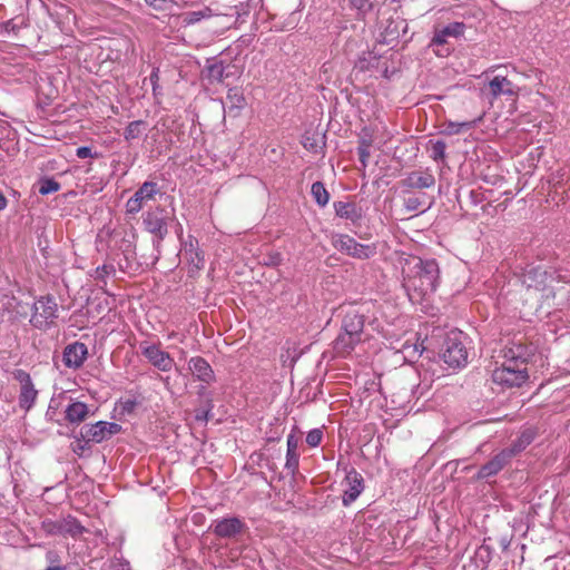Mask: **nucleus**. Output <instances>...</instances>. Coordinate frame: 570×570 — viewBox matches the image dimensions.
Wrapping results in <instances>:
<instances>
[{
    "label": "nucleus",
    "instance_id": "obj_5",
    "mask_svg": "<svg viewBox=\"0 0 570 570\" xmlns=\"http://www.w3.org/2000/svg\"><path fill=\"white\" fill-rule=\"evenodd\" d=\"M171 217L163 207H156L144 215L142 224L145 229L155 236L154 245L159 246L168 234V222Z\"/></svg>",
    "mask_w": 570,
    "mask_h": 570
},
{
    "label": "nucleus",
    "instance_id": "obj_52",
    "mask_svg": "<svg viewBox=\"0 0 570 570\" xmlns=\"http://www.w3.org/2000/svg\"><path fill=\"white\" fill-rule=\"evenodd\" d=\"M47 559L50 561V562H56L58 560V556L57 553L52 552V551H49L47 553Z\"/></svg>",
    "mask_w": 570,
    "mask_h": 570
},
{
    "label": "nucleus",
    "instance_id": "obj_31",
    "mask_svg": "<svg viewBox=\"0 0 570 570\" xmlns=\"http://www.w3.org/2000/svg\"><path fill=\"white\" fill-rule=\"evenodd\" d=\"M147 129V122L144 120L130 121L124 131V138L126 141H131L139 138L142 132Z\"/></svg>",
    "mask_w": 570,
    "mask_h": 570
},
{
    "label": "nucleus",
    "instance_id": "obj_22",
    "mask_svg": "<svg viewBox=\"0 0 570 570\" xmlns=\"http://www.w3.org/2000/svg\"><path fill=\"white\" fill-rule=\"evenodd\" d=\"M184 256L195 271L204 268L205 259L198 249V240L191 236L184 244Z\"/></svg>",
    "mask_w": 570,
    "mask_h": 570
},
{
    "label": "nucleus",
    "instance_id": "obj_26",
    "mask_svg": "<svg viewBox=\"0 0 570 570\" xmlns=\"http://www.w3.org/2000/svg\"><path fill=\"white\" fill-rule=\"evenodd\" d=\"M206 73L207 78L210 81L222 82L225 78V67L223 61L212 58L207 60L206 63Z\"/></svg>",
    "mask_w": 570,
    "mask_h": 570
},
{
    "label": "nucleus",
    "instance_id": "obj_15",
    "mask_svg": "<svg viewBox=\"0 0 570 570\" xmlns=\"http://www.w3.org/2000/svg\"><path fill=\"white\" fill-rule=\"evenodd\" d=\"M88 355V348L85 343L75 342L63 350L62 361L69 368H79L82 366Z\"/></svg>",
    "mask_w": 570,
    "mask_h": 570
},
{
    "label": "nucleus",
    "instance_id": "obj_44",
    "mask_svg": "<svg viewBox=\"0 0 570 570\" xmlns=\"http://www.w3.org/2000/svg\"><path fill=\"white\" fill-rule=\"evenodd\" d=\"M13 375L14 379L20 382L21 386L32 382L30 375L23 370H17Z\"/></svg>",
    "mask_w": 570,
    "mask_h": 570
},
{
    "label": "nucleus",
    "instance_id": "obj_41",
    "mask_svg": "<svg viewBox=\"0 0 570 570\" xmlns=\"http://www.w3.org/2000/svg\"><path fill=\"white\" fill-rule=\"evenodd\" d=\"M144 203L139 200L135 194L126 203V212L128 214H137L141 210Z\"/></svg>",
    "mask_w": 570,
    "mask_h": 570
},
{
    "label": "nucleus",
    "instance_id": "obj_27",
    "mask_svg": "<svg viewBox=\"0 0 570 570\" xmlns=\"http://www.w3.org/2000/svg\"><path fill=\"white\" fill-rule=\"evenodd\" d=\"M432 202H428L426 195L420 194H410L409 196L404 197V206L410 212L421 210L424 212L425 209L430 208Z\"/></svg>",
    "mask_w": 570,
    "mask_h": 570
},
{
    "label": "nucleus",
    "instance_id": "obj_28",
    "mask_svg": "<svg viewBox=\"0 0 570 570\" xmlns=\"http://www.w3.org/2000/svg\"><path fill=\"white\" fill-rule=\"evenodd\" d=\"M225 104L229 111L243 109L246 105L243 91L237 87L230 88L227 92Z\"/></svg>",
    "mask_w": 570,
    "mask_h": 570
},
{
    "label": "nucleus",
    "instance_id": "obj_34",
    "mask_svg": "<svg viewBox=\"0 0 570 570\" xmlns=\"http://www.w3.org/2000/svg\"><path fill=\"white\" fill-rule=\"evenodd\" d=\"M38 185V191L43 196L56 193L61 188V185L57 180L47 177L39 179Z\"/></svg>",
    "mask_w": 570,
    "mask_h": 570
},
{
    "label": "nucleus",
    "instance_id": "obj_33",
    "mask_svg": "<svg viewBox=\"0 0 570 570\" xmlns=\"http://www.w3.org/2000/svg\"><path fill=\"white\" fill-rule=\"evenodd\" d=\"M159 191L155 181H145L136 191L135 196L142 203L150 200Z\"/></svg>",
    "mask_w": 570,
    "mask_h": 570
},
{
    "label": "nucleus",
    "instance_id": "obj_50",
    "mask_svg": "<svg viewBox=\"0 0 570 570\" xmlns=\"http://www.w3.org/2000/svg\"><path fill=\"white\" fill-rule=\"evenodd\" d=\"M8 200L6 196L0 191V212L7 207Z\"/></svg>",
    "mask_w": 570,
    "mask_h": 570
},
{
    "label": "nucleus",
    "instance_id": "obj_42",
    "mask_svg": "<svg viewBox=\"0 0 570 570\" xmlns=\"http://www.w3.org/2000/svg\"><path fill=\"white\" fill-rule=\"evenodd\" d=\"M76 155L78 158H81V159L98 157V154L92 153V149L88 146L78 147L76 150Z\"/></svg>",
    "mask_w": 570,
    "mask_h": 570
},
{
    "label": "nucleus",
    "instance_id": "obj_10",
    "mask_svg": "<svg viewBox=\"0 0 570 570\" xmlns=\"http://www.w3.org/2000/svg\"><path fill=\"white\" fill-rule=\"evenodd\" d=\"M121 425L115 422L98 421L80 429V435L92 443H101L120 433Z\"/></svg>",
    "mask_w": 570,
    "mask_h": 570
},
{
    "label": "nucleus",
    "instance_id": "obj_7",
    "mask_svg": "<svg viewBox=\"0 0 570 570\" xmlns=\"http://www.w3.org/2000/svg\"><path fill=\"white\" fill-rule=\"evenodd\" d=\"M444 362L453 368L464 366L468 361V351L462 341V333H451L444 341L442 351Z\"/></svg>",
    "mask_w": 570,
    "mask_h": 570
},
{
    "label": "nucleus",
    "instance_id": "obj_8",
    "mask_svg": "<svg viewBox=\"0 0 570 570\" xmlns=\"http://www.w3.org/2000/svg\"><path fill=\"white\" fill-rule=\"evenodd\" d=\"M548 273L541 267H531L522 274V284L528 291L533 289L538 299L554 297V292L547 285Z\"/></svg>",
    "mask_w": 570,
    "mask_h": 570
},
{
    "label": "nucleus",
    "instance_id": "obj_53",
    "mask_svg": "<svg viewBox=\"0 0 570 570\" xmlns=\"http://www.w3.org/2000/svg\"><path fill=\"white\" fill-rule=\"evenodd\" d=\"M309 139L306 138V141L304 142V147L307 148V149H311L314 147V144H312V141H308Z\"/></svg>",
    "mask_w": 570,
    "mask_h": 570
},
{
    "label": "nucleus",
    "instance_id": "obj_40",
    "mask_svg": "<svg viewBox=\"0 0 570 570\" xmlns=\"http://www.w3.org/2000/svg\"><path fill=\"white\" fill-rule=\"evenodd\" d=\"M323 439V432L320 429L311 430L306 435V443L312 446H318Z\"/></svg>",
    "mask_w": 570,
    "mask_h": 570
},
{
    "label": "nucleus",
    "instance_id": "obj_17",
    "mask_svg": "<svg viewBox=\"0 0 570 570\" xmlns=\"http://www.w3.org/2000/svg\"><path fill=\"white\" fill-rule=\"evenodd\" d=\"M533 355V348L521 343L512 342L503 350V357L508 362H513L522 366H527L528 361Z\"/></svg>",
    "mask_w": 570,
    "mask_h": 570
},
{
    "label": "nucleus",
    "instance_id": "obj_16",
    "mask_svg": "<svg viewBox=\"0 0 570 570\" xmlns=\"http://www.w3.org/2000/svg\"><path fill=\"white\" fill-rule=\"evenodd\" d=\"M333 208L337 217L350 220L353 225H360L364 217L363 208L355 202H334Z\"/></svg>",
    "mask_w": 570,
    "mask_h": 570
},
{
    "label": "nucleus",
    "instance_id": "obj_19",
    "mask_svg": "<svg viewBox=\"0 0 570 570\" xmlns=\"http://www.w3.org/2000/svg\"><path fill=\"white\" fill-rule=\"evenodd\" d=\"M188 368L195 379L203 383L210 384L215 380L214 371L204 357H191L188 362Z\"/></svg>",
    "mask_w": 570,
    "mask_h": 570
},
{
    "label": "nucleus",
    "instance_id": "obj_2",
    "mask_svg": "<svg viewBox=\"0 0 570 570\" xmlns=\"http://www.w3.org/2000/svg\"><path fill=\"white\" fill-rule=\"evenodd\" d=\"M32 315L30 323L36 328H47L55 323L58 318V304L56 298L50 295L39 297L32 307Z\"/></svg>",
    "mask_w": 570,
    "mask_h": 570
},
{
    "label": "nucleus",
    "instance_id": "obj_29",
    "mask_svg": "<svg viewBox=\"0 0 570 570\" xmlns=\"http://www.w3.org/2000/svg\"><path fill=\"white\" fill-rule=\"evenodd\" d=\"M37 394L38 392L35 389L32 382L21 386L19 394L20 407L29 410L33 405Z\"/></svg>",
    "mask_w": 570,
    "mask_h": 570
},
{
    "label": "nucleus",
    "instance_id": "obj_45",
    "mask_svg": "<svg viewBox=\"0 0 570 570\" xmlns=\"http://www.w3.org/2000/svg\"><path fill=\"white\" fill-rule=\"evenodd\" d=\"M149 81L151 83L153 91L156 95L157 89H158V81H159V69L158 68L153 69L151 73L149 76Z\"/></svg>",
    "mask_w": 570,
    "mask_h": 570
},
{
    "label": "nucleus",
    "instance_id": "obj_32",
    "mask_svg": "<svg viewBox=\"0 0 570 570\" xmlns=\"http://www.w3.org/2000/svg\"><path fill=\"white\" fill-rule=\"evenodd\" d=\"M311 194L318 206L325 207L328 204L330 194L322 181L313 183Z\"/></svg>",
    "mask_w": 570,
    "mask_h": 570
},
{
    "label": "nucleus",
    "instance_id": "obj_3",
    "mask_svg": "<svg viewBox=\"0 0 570 570\" xmlns=\"http://www.w3.org/2000/svg\"><path fill=\"white\" fill-rule=\"evenodd\" d=\"M529 379L527 366L517 363H511L504 360L501 367H498L492 373L494 383L507 387H519Z\"/></svg>",
    "mask_w": 570,
    "mask_h": 570
},
{
    "label": "nucleus",
    "instance_id": "obj_23",
    "mask_svg": "<svg viewBox=\"0 0 570 570\" xmlns=\"http://www.w3.org/2000/svg\"><path fill=\"white\" fill-rule=\"evenodd\" d=\"M89 415V407L86 403L75 401L70 403L65 410V419L70 424L79 425L85 422Z\"/></svg>",
    "mask_w": 570,
    "mask_h": 570
},
{
    "label": "nucleus",
    "instance_id": "obj_39",
    "mask_svg": "<svg viewBox=\"0 0 570 570\" xmlns=\"http://www.w3.org/2000/svg\"><path fill=\"white\" fill-rule=\"evenodd\" d=\"M352 8L356 9L360 14L365 16L371 9L370 0H348Z\"/></svg>",
    "mask_w": 570,
    "mask_h": 570
},
{
    "label": "nucleus",
    "instance_id": "obj_30",
    "mask_svg": "<svg viewBox=\"0 0 570 570\" xmlns=\"http://www.w3.org/2000/svg\"><path fill=\"white\" fill-rule=\"evenodd\" d=\"M212 16V10L209 8H204L198 11H187L180 14V20L184 26H191L205 18H209Z\"/></svg>",
    "mask_w": 570,
    "mask_h": 570
},
{
    "label": "nucleus",
    "instance_id": "obj_20",
    "mask_svg": "<svg viewBox=\"0 0 570 570\" xmlns=\"http://www.w3.org/2000/svg\"><path fill=\"white\" fill-rule=\"evenodd\" d=\"M299 439L294 432L287 435V451L285 469L294 476L298 471L299 454L297 452Z\"/></svg>",
    "mask_w": 570,
    "mask_h": 570
},
{
    "label": "nucleus",
    "instance_id": "obj_25",
    "mask_svg": "<svg viewBox=\"0 0 570 570\" xmlns=\"http://www.w3.org/2000/svg\"><path fill=\"white\" fill-rule=\"evenodd\" d=\"M490 94L493 98H498L501 95L515 96L517 91L513 83L505 77L495 76L489 82Z\"/></svg>",
    "mask_w": 570,
    "mask_h": 570
},
{
    "label": "nucleus",
    "instance_id": "obj_13",
    "mask_svg": "<svg viewBox=\"0 0 570 570\" xmlns=\"http://www.w3.org/2000/svg\"><path fill=\"white\" fill-rule=\"evenodd\" d=\"M512 458L513 450H502L480 468L476 474V480H484L497 475L512 460Z\"/></svg>",
    "mask_w": 570,
    "mask_h": 570
},
{
    "label": "nucleus",
    "instance_id": "obj_37",
    "mask_svg": "<svg viewBox=\"0 0 570 570\" xmlns=\"http://www.w3.org/2000/svg\"><path fill=\"white\" fill-rule=\"evenodd\" d=\"M73 438L75 441L71 443V449L77 455L81 456L87 450L90 449V443L92 442L87 441L83 436L80 435V433Z\"/></svg>",
    "mask_w": 570,
    "mask_h": 570
},
{
    "label": "nucleus",
    "instance_id": "obj_36",
    "mask_svg": "<svg viewBox=\"0 0 570 570\" xmlns=\"http://www.w3.org/2000/svg\"><path fill=\"white\" fill-rule=\"evenodd\" d=\"M481 120V117L470 121L463 122H452L450 121L446 126V130L450 135L460 134L463 129H472L476 126V124Z\"/></svg>",
    "mask_w": 570,
    "mask_h": 570
},
{
    "label": "nucleus",
    "instance_id": "obj_11",
    "mask_svg": "<svg viewBox=\"0 0 570 570\" xmlns=\"http://www.w3.org/2000/svg\"><path fill=\"white\" fill-rule=\"evenodd\" d=\"M141 354L148 360V362L163 372H168L173 368L174 360L169 353L160 350L156 344H148L141 342L139 345Z\"/></svg>",
    "mask_w": 570,
    "mask_h": 570
},
{
    "label": "nucleus",
    "instance_id": "obj_51",
    "mask_svg": "<svg viewBox=\"0 0 570 570\" xmlns=\"http://www.w3.org/2000/svg\"><path fill=\"white\" fill-rule=\"evenodd\" d=\"M372 141L367 139H361L358 147H366V149H371Z\"/></svg>",
    "mask_w": 570,
    "mask_h": 570
},
{
    "label": "nucleus",
    "instance_id": "obj_1",
    "mask_svg": "<svg viewBox=\"0 0 570 570\" xmlns=\"http://www.w3.org/2000/svg\"><path fill=\"white\" fill-rule=\"evenodd\" d=\"M403 287L412 303L430 297L440 284V267L435 259L409 257L402 264Z\"/></svg>",
    "mask_w": 570,
    "mask_h": 570
},
{
    "label": "nucleus",
    "instance_id": "obj_35",
    "mask_svg": "<svg viewBox=\"0 0 570 570\" xmlns=\"http://www.w3.org/2000/svg\"><path fill=\"white\" fill-rule=\"evenodd\" d=\"M400 37L399 24L390 22L389 26L381 33L380 42L390 45Z\"/></svg>",
    "mask_w": 570,
    "mask_h": 570
},
{
    "label": "nucleus",
    "instance_id": "obj_43",
    "mask_svg": "<svg viewBox=\"0 0 570 570\" xmlns=\"http://www.w3.org/2000/svg\"><path fill=\"white\" fill-rule=\"evenodd\" d=\"M357 154L360 163L363 167L367 166V161L371 157V149H366V147H357Z\"/></svg>",
    "mask_w": 570,
    "mask_h": 570
},
{
    "label": "nucleus",
    "instance_id": "obj_24",
    "mask_svg": "<svg viewBox=\"0 0 570 570\" xmlns=\"http://www.w3.org/2000/svg\"><path fill=\"white\" fill-rule=\"evenodd\" d=\"M465 24L463 22H452L440 30H435L432 38V45L442 46L448 37L458 38L463 35Z\"/></svg>",
    "mask_w": 570,
    "mask_h": 570
},
{
    "label": "nucleus",
    "instance_id": "obj_4",
    "mask_svg": "<svg viewBox=\"0 0 570 570\" xmlns=\"http://www.w3.org/2000/svg\"><path fill=\"white\" fill-rule=\"evenodd\" d=\"M41 530L47 535H70L72 538L80 537L86 528L75 518L69 514L59 520L43 519L41 521Z\"/></svg>",
    "mask_w": 570,
    "mask_h": 570
},
{
    "label": "nucleus",
    "instance_id": "obj_14",
    "mask_svg": "<svg viewBox=\"0 0 570 570\" xmlns=\"http://www.w3.org/2000/svg\"><path fill=\"white\" fill-rule=\"evenodd\" d=\"M400 185L405 188L404 193L411 189H425L435 185V178L429 170H416L409 173Z\"/></svg>",
    "mask_w": 570,
    "mask_h": 570
},
{
    "label": "nucleus",
    "instance_id": "obj_18",
    "mask_svg": "<svg viewBox=\"0 0 570 570\" xmlns=\"http://www.w3.org/2000/svg\"><path fill=\"white\" fill-rule=\"evenodd\" d=\"M365 317L354 308H348L341 324V331L346 334L362 337L364 330Z\"/></svg>",
    "mask_w": 570,
    "mask_h": 570
},
{
    "label": "nucleus",
    "instance_id": "obj_12",
    "mask_svg": "<svg viewBox=\"0 0 570 570\" xmlns=\"http://www.w3.org/2000/svg\"><path fill=\"white\" fill-rule=\"evenodd\" d=\"M345 490L342 497L344 507L351 505L364 490V479L355 469H351L344 479Z\"/></svg>",
    "mask_w": 570,
    "mask_h": 570
},
{
    "label": "nucleus",
    "instance_id": "obj_38",
    "mask_svg": "<svg viewBox=\"0 0 570 570\" xmlns=\"http://www.w3.org/2000/svg\"><path fill=\"white\" fill-rule=\"evenodd\" d=\"M446 144L443 140L432 142L431 157L433 160H443L445 158Z\"/></svg>",
    "mask_w": 570,
    "mask_h": 570
},
{
    "label": "nucleus",
    "instance_id": "obj_47",
    "mask_svg": "<svg viewBox=\"0 0 570 570\" xmlns=\"http://www.w3.org/2000/svg\"><path fill=\"white\" fill-rule=\"evenodd\" d=\"M531 441H532V434H531V433H527V432H524V433L521 435V438L519 439V441H518V442H519L520 444L524 445V448H525L528 444H530V443H531Z\"/></svg>",
    "mask_w": 570,
    "mask_h": 570
},
{
    "label": "nucleus",
    "instance_id": "obj_49",
    "mask_svg": "<svg viewBox=\"0 0 570 570\" xmlns=\"http://www.w3.org/2000/svg\"><path fill=\"white\" fill-rule=\"evenodd\" d=\"M524 449V445L520 444L519 442H515L511 448H509L508 450H513V456L521 452L522 450Z\"/></svg>",
    "mask_w": 570,
    "mask_h": 570
},
{
    "label": "nucleus",
    "instance_id": "obj_48",
    "mask_svg": "<svg viewBox=\"0 0 570 570\" xmlns=\"http://www.w3.org/2000/svg\"><path fill=\"white\" fill-rule=\"evenodd\" d=\"M112 271H114L112 266L102 265L101 267H98L96 272H97L98 276H104V275H108Z\"/></svg>",
    "mask_w": 570,
    "mask_h": 570
},
{
    "label": "nucleus",
    "instance_id": "obj_54",
    "mask_svg": "<svg viewBox=\"0 0 570 570\" xmlns=\"http://www.w3.org/2000/svg\"><path fill=\"white\" fill-rule=\"evenodd\" d=\"M177 234H178V236H180L183 234V226L179 223H178V226H177Z\"/></svg>",
    "mask_w": 570,
    "mask_h": 570
},
{
    "label": "nucleus",
    "instance_id": "obj_21",
    "mask_svg": "<svg viewBox=\"0 0 570 570\" xmlns=\"http://www.w3.org/2000/svg\"><path fill=\"white\" fill-rule=\"evenodd\" d=\"M361 341L362 337L346 334L341 331L333 343V348L337 355L346 356L354 351L355 346L360 344Z\"/></svg>",
    "mask_w": 570,
    "mask_h": 570
},
{
    "label": "nucleus",
    "instance_id": "obj_9",
    "mask_svg": "<svg viewBox=\"0 0 570 570\" xmlns=\"http://www.w3.org/2000/svg\"><path fill=\"white\" fill-rule=\"evenodd\" d=\"M210 529L220 539L237 540L248 530V527L238 517H226L215 520Z\"/></svg>",
    "mask_w": 570,
    "mask_h": 570
},
{
    "label": "nucleus",
    "instance_id": "obj_6",
    "mask_svg": "<svg viewBox=\"0 0 570 570\" xmlns=\"http://www.w3.org/2000/svg\"><path fill=\"white\" fill-rule=\"evenodd\" d=\"M332 243L341 253L357 259H367L376 254L375 245L357 243L353 237L345 234L333 236Z\"/></svg>",
    "mask_w": 570,
    "mask_h": 570
},
{
    "label": "nucleus",
    "instance_id": "obj_55",
    "mask_svg": "<svg viewBox=\"0 0 570 570\" xmlns=\"http://www.w3.org/2000/svg\"><path fill=\"white\" fill-rule=\"evenodd\" d=\"M46 570H62L61 567H49Z\"/></svg>",
    "mask_w": 570,
    "mask_h": 570
},
{
    "label": "nucleus",
    "instance_id": "obj_46",
    "mask_svg": "<svg viewBox=\"0 0 570 570\" xmlns=\"http://www.w3.org/2000/svg\"><path fill=\"white\" fill-rule=\"evenodd\" d=\"M149 7L160 10L164 8L166 0H145Z\"/></svg>",
    "mask_w": 570,
    "mask_h": 570
}]
</instances>
